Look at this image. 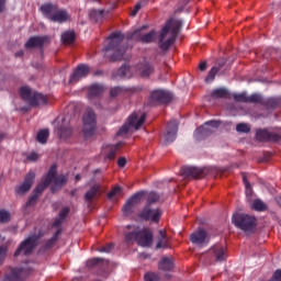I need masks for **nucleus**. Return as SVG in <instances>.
<instances>
[{
	"instance_id": "obj_1",
	"label": "nucleus",
	"mask_w": 281,
	"mask_h": 281,
	"mask_svg": "<svg viewBox=\"0 0 281 281\" xmlns=\"http://www.w3.org/2000/svg\"><path fill=\"white\" fill-rule=\"evenodd\" d=\"M181 27L182 21L180 20L170 19L167 21L159 34L158 45L161 50L167 52L170 48L177 40Z\"/></svg>"
},
{
	"instance_id": "obj_2",
	"label": "nucleus",
	"mask_w": 281,
	"mask_h": 281,
	"mask_svg": "<svg viewBox=\"0 0 281 281\" xmlns=\"http://www.w3.org/2000/svg\"><path fill=\"white\" fill-rule=\"evenodd\" d=\"M110 43L103 48L106 57H110V61L122 60L126 49L122 45L124 36L122 33H113L109 36Z\"/></svg>"
},
{
	"instance_id": "obj_3",
	"label": "nucleus",
	"mask_w": 281,
	"mask_h": 281,
	"mask_svg": "<svg viewBox=\"0 0 281 281\" xmlns=\"http://www.w3.org/2000/svg\"><path fill=\"white\" fill-rule=\"evenodd\" d=\"M41 12L53 23L63 24L69 20V14L66 10H59L57 4L44 3L40 8Z\"/></svg>"
},
{
	"instance_id": "obj_4",
	"label": "nucleus",
	"mask_w": 281,
	"mask_h": 281,
	"mask_svg": "<svg viewBox=\"0 0 281 281\" xmlns=\"http://www.w3.org/2000/svg\"><path fill=\"white\" fill-rule=\"evenodd\" d=\"M233 224L246 234H255L257 228V218L246 213H235L232 218Z\"/></svg>"
},
{
	"instance_id": "obj_5",
	"label": "nucleus",
	"mask_w": 281,
	"mask_h": 281,
	"mask_svg": "<svg viewBox=\"0 0 281 281\" xmlns=\"http://www.w3.org/2000/svg\"><path fill=\"white\" fill-rule=\"evenodd\" d=\"M83 121V135L86 138L93 136L97 130V116L92 109H87L82 117Z\"/></svg>"
},
{
	"instance_id": "obj_6",
	"label": "nucleus",
	"mask_w": 281,
	"mask_h": 281,
	"mask_svg": "<svg viewBox=\"0 0 281 281\" xmlns=\"http://www.w3.org/2000/svg\"><path fill=\"white\" fill-rule=\"evenodd\" d=\"M146 114L143 113L140 116L136 112L132 113L128 117V123L122 125L117 132V136L126 135L131 127H134L136 131L145 123Z\"/></svg>"
},
{
	"instance_id": "obj_7",
	"label": "nucleus",
	"mask_w": 281,
	"mask_h": 281,
	"mask_svg": "<svg viewBox=\"0 0 281 281\" xmlns=\"http://www.w3.org/2000/svg\"><path fill=\"white\" fill-rule=\"evenodd\" d=\"M220 126L218 121H207L202 126L198 127L194 133V138L196 140H204L206 137L211 136L215 130Z\"/></svg>"
},
{
	"instance_id": "obj_8",
	"label": "nucleus",
	"mask_w": 281,
	"mask_h": 281,
	"mask_svg": "<svg viewBox=\"0 0 281 281\" xmlns=\"http://www.w3.org/2000/svg\"><path fill=\"white\" fill-rule=\"evenodd\" d=\"M162 211L159 207L145 205L139 212L138 217L145 222L159 223Z\"/></svg>"
},
{
	"instance_id": "obj_9",
	"label": "nucleus",
	"mask_w": 281,
	"mask_h": 281,
	"mask_svg": "<svg viewBox=\"0 0 281 281\" xmlns=\"http://www.w3.org/2000/svg\"><path fill=\"white\" fill-rule=\"evenodd\" d=\"M36 245L37 237H35V235L27 237V239H24V241L20 244L19 248H16L14 258H18L19 256H30L35 249Z\"/></svg>"
},
{
	"instance_id": "obj_10",
	"label": "nucleus",
	"mask_w": 281,
	"mask_h": 281,
	"mask_svg": "<svg viewBox=\"0 0 281 281\" xmlns=\"http://www.w3.org/2000/svg\"><path fill=\"white\" fill-rule=\"evenodd\" d=\"M173 99L170 91L164 89L154 90L150 94V105L169 104Z\"/></svg>"
},
{
	"instance_id": "obj_11",
	"label": "nucleus",
	"mask_w": 281,
	"mask_h": 281,
	"mask_svg": "<svg viewBox=\"0 0 281 281\" xmlns=\"http://www.w3.org/2000/svg\"><path fill=\"white\" fill-rule=\"evenodd\" d=\"M56 173H57V165L53 164L49 170L47 171V173L45 175L43 181H41L36 186L33 193L40 196L43 193V191L49 187Z\"/></svg>"
},
{
	"instance_id": "obj_12",
	"label": "nucleus",
	"mask_w": 281,
	"mask_h": 281,
	"mask_svg": "<svg viewBox=\"0 0 281 281\" xmlns=\"http://www.w3.org/2000/svg\"><path fill=\"white\" fill-rule=\"evenodd\" d=\"M56 173H57V165L53 164L49 170L47 171V173L45 175L43 181H41L36 186L33 193L40 196L43 193V191L49 187Z\"/></svg>"
},
{
	"instance_id": "obj_13",
	"label": "nucleus",
	"mask_w": 281,
	"mask_h": 281,
	"mask_svg": "<svg viewBox=\"0 0 281 281\" xmlns=\"http://www.w3.org/2000/svg\"><path fill=\"white\" fill-rule=\"evenodd\" d=\"M190 240L193 245L200 247L206 246L210 243L209 233L205 228L199 227L198 231L191 233Z\"/></svg>"
},
{
	"instance_id": "obj_14",
	"label": "nucleus",
	"mask_w": 281,
	"mask_h": 281,
	"mask_svg": "<svg viewBox=\"0 0 281 281\" xmlns=\"http://www.w3.org/2000/svg\"><path fill=\"white\" fill-rule=\"evenodd\" d=\"M256 138L258 142H280L281 135L279 133L270 132L268 128H259L256 133Z\"/></svg>"
},
{
	"instance_id": "obj_15",
	"label": "nucleus",
	"mask_w": 281,
	"mask_h": 281,
	"mask_svg": "<svg viewBox=\"0 0 281 281\" xmlns=\"http://www.w3.org/2000/svg\"><path fill=\"white\" fill-rule=\"evenodd\" d=\"M181 175L184 178L202 179L206 176V172L203 168L194 166H183L181 168Z\"/></svg>"
},
{
	"instance_id": "obj_16",
	"label": "nucleus",
	"mask_w": 281,
	"mask_h": 281,
	"mask_svg": "<svg viewBox=\"0 0 281 281\" xmlns=\"http://www.w3.org/2000/svg\"><path fill=\"white\" fill-rule=\"evenodd\" d=\"M31 271V268H12L3 281H22L23 278L30 276Z\"/></svg>"
},
{
	"instance_id": "obj_17",
	"label": "nucleus",
	"mask_w": 281,
	"mask_h": 281,
	"mask_svg": "<svg viewBox=\"0 0 281 281\" xmlns=\"http://www.w3.org/2000/svg\"><path fill=\"white\" fill-rule=\"evenodd\" d=\"M90 72V68L86 64H79L70 76L69 83L74 85L79 82L81 79L87 78Z\"/></svg>"
},
{
	"instance_id": "obj_18",
	"label": "nucleus",
	"mask_w": 281,
	"mask_h": 281,
	"mask_svg": "<svg viewBox=\"0 0 281 281\" xmlns=\"http://www.w3.org/2000/svg\"><path fill=\"white\" fill-rule=\"evenodd\" d=\"M178 121L171 120L167 125V131L164 134V143L166 145L173 143L177 139V133H178Z\"/></svg>"
},
{
	"instance_id": "obj_19",
	"label": "nucleus",
	"mask_w": 281,
	"mask_h": 281,
	"mask_svg": "<svg viewBox=\"0 0 281 281\" xmlns=\"http://www.w3.org/2000/svg\"><path fill=\"white\" fill-rule=\"evenodd\" d=\"M49 43V37L47 35L43 36H31L27 42L25 43L24 47L25 49H33V48H40L42 49L45 44Z\"/></svg>"
},
{
	"instance_id": "obj_20",
	"label": "nucleus",
	"mask_w": 281,
	"mask_h": 281,
	"mask_svg": "<svg viewBox=\"0 0 281 281\" xmlns=\"http://www.w3.org/2000/svg\"><path fill=\"white\" fill-rule=\"evenodd\" d=\"M154 235L151 231L147 227L138 231L137 245L140 247H150L153 243Z\"/></svg>"
},
{
	"instance_id": "obj_21",
	"label": "nucleus",
	"mask_w": 281,
	"mask_h": 281,
	"mask_svg": "<svg viewBox=\"0 0 281 281\" xmlns=\"http://www.w3.org/2000/svg\"><path fill=\"white\" fill-rule=\"evenodd\" d=\"M34 180H35V173L33 171L27 172L23 183L15 187L16 194L24 195L26 192H29L30 189L32 188V184L34 183Z\"/></svg>"
},
{
	"instance_id": "obj_22",
	"label": "nucleus",
	"mask_w": 281,
	"mask_h": 281,
	"mask_svg": "<svg viewBox=\"0 0 281 281\" xmlns=\"http://www.w3.org/2000/svg\"><path fill=\"white\" fill-rule=\"evenodd\" d=\"M209 254L215 258V261L217 262H223L227 258L226 248L223 246V244H215V246H212V248L209 250Z\"/></svg>"
},
{
	"instance_id": "obj_23",
	"label": "nucleus",
	"mask_w": 281,
	"mask_h": 281,
	"mask_svg": "<svg viewBox=\"0 0 281 281\" xmlns=\"http://www.w3.org/2000/svg\"><path fill=\"white\" fill-rule=\"evenodd\" d=\"M144 195L143 191L134 193L123 206L124 215H131L133 213V207L140 201L142 196Z\"/></svg>"
},
{
	"instance_id": "obj_24",
	"label": "nucleus",
	"mask_w": 281,
	"mask_h": 281,
	"mask_svg": "<svg viewBox=\"0 0 281 281\" xmlns=\"http://www.w3.org/2000/svg\"><path fill=\"white\" fill-rule=\"evenodd\" d=\"M142 29H138L133 32L132 38L138 37L139 41L144 44H150L156 40L157 33L156 31H150L149 33H146L144 35H140Z\"/></svg>"
},
{
	"instance_id": "obj_25",
	"label": "nucleus",
	"mask_w": 281,
	"mask_h": 281,
	"mask_svg": "<svg viewBox=\"0 0 281 281\" xmlns=\"http://www.w3.org/2000/svg\"><path fill=\"white\" fill-rule=\"evenodd\" d=\"M123 146V143L122 142H119L114 145H108L104 150H103V154H104V159L105 160H114L115 157H116V154L117 151L120 150V148Z\"/></svg>"
},
{
	"instance_id": "obj_26",
	"label": "nucleus",
	"mask_w": 281,
	"mask_h": 281,
	"mask_svg": "<svg viewBox=\"0 0 281 281\" xmlns=\"http://www.w3.org/2000/svg\"><path fill=\"white\" fill-rule=\"evenodd\" d=\"M68 182V177L64 173L58 175L57 172L53 177V186L50 187L52 193H55L57 190L61 189Z\"/></svg>"
},
{
	"instance_id": "obj_27",
	"label": "nucleus",
	"mask_w": 281,
	"mask_h": 281,
	"mask_svg": "<svg viewBox=\"0 0 281 281\" xmlns=\"http://www.w3.org/2000/svg\"><path fill=\"white\" fill-rule=\"evenodd\" d=\"M137 71L139 72L142 78H149L155 72V67L149 61L140 63L137 67Z\"/></svg>"
},
{
	"instance_id": "obj_28",
	"label": "nucleus",
	"mask_w": 281,
	"mask_h": 281,
	"mask_svg": "<svg viewBox=\"0 0 281 281\" xmlns=\"http://www.w3.org/2000/svg\"><path fill=\"white\" fill-rule=\"evenodd\" d=\"M27 104L32 108L46 105L47 104V98L43 93L33 92V94H32L31 99L29 100Z\"/></svg>"
},
{
	"instance_id": "obj_29",
	"label": "nucleus",
	"mask_w": 281,
	"mask_h": 281,
	"mask_svg": "<svg viewBox=\"0 0 281 281\" xmlns=\"http://www.w3.org/2000/svg\"><path fill=\"white\" fill-rule=\"evenodd\" d=\"M167 248H169V239L167 237V233L165 229H160L156 249L159 250V249H167Z\"/></svg>"
},
{
	"instance_id": "obj_30",
	"label": "nucleus",
	"mask_w": 281,
	"mask_h": 281,
	"mask_svg": "<svg viewBox=\"0 0 281 281\" xmlns=\"http://www.w3.org/2000/svg\"><path fill=\"white\" fill-rule=\"evenodd\" d=\"M104 92V87L101 83H93L89 87L88 95L90 99L98 98Z\"/></svg>"
},
{
	"instance_id": "obj_31",
	"label": "nucleus",
	"mask_w": 281,
	"mask_h": 281,
	"mask_svg": "<svg viewBox=\"0 0 281 281\" xmlns=\"http://www.w3.org/2000/svg\"><path fill=\"white\" fill-rule=\"evenodd\" d=\"M101 186L100 184H93L91 187V189H89L86 193H85V201L88 204H91L93 199L97 196V194L100 191Z\"/></svg>"
},
{
	"instance_id": "obj_32",
	"label": "nucleus",
	"mask_w": 281,
	"mask_h": 281,
	"mask_svg": "<svg viewBox=\"0 0 281 281\" xmlns=\"http://www.w3.org/2000/svg\"><path fill=\"white\" fill-rule=\"evenodd\" d=\"M225 65L224 61H220L217 65L213 66L212 69L210 70L205 81L206 83H212L216 77V75L218 74V71L221 70V68Z\"/></svg>"
},
{
	"instance_id": "obj_33",
	"label": "nucleus",
	"mask_w": 281,
	"mask_h": 281,
	"mask_svg": "<svg viewBox=\"0 0 281 281\" xmlns=\"http://www.w3.org/2000/svg\"><path fill=\"white\" fill-rule=\"evenodd\" d=\"M173 261L169 257H164L159 262V270L164 272H170L173 269Z\"/></svg>"
},
{
	"instance_id": "obj_34",
	"label": "nucleus",
	"mask_w": 281,
	"mask_h": 281,
	"mask_svg": "<svg viewBox=\"0 0 281 281\" xmlns=\"http://www.w3.org/2000/svg\"><path fill=\"white\" fill-rule=\"evenodd\" d=\"M116 76L121 79H131L132 77V72H131V68L128 65L124 64L122 65L117 72H116Z\"/></svg>"
},
{
	"instance_id": "obj_35",
	"label": "nucleus",
	"mask_w": 281,
	"mask_h": 281,
	"mask_svg": "<svg viewBox=\"0 0 281 281\" xmlns=\"http://www.w3.org/2000/svg\"><path fill=\"white\" fill-rule=\"evenodd\" d=\"M49 137V130L48 128H42L36 134V142L41 145H45Z\"/></svg>"
},
{
	"instance_id": "obj_36",
	"label": "nucleus",
	"mask_w": 281,
	"mask_h": 281,
	"mask_svg": "<svg viewBox=\"0 0 281 281\" xmlns=\"http://www.w3.org/2000/svg\"><path fill=\"white\" fill-rule=\"evenodd\" d=\"M228 95H229V92L226 88H217L213 90V92L211 93V97L215 100L226 99L228 98Z\"/></svg>"
},
{
	"instance_id": "obj_37",
	"label": "nucleus",
	"mask_w": 281,
	"mask_h": 281,
	"mask_svg": "<svg viewBox=\"0 0 281 281\" xmlns=\"http://www.w3.org/2000/svg\"><path fill=\"white\" fill-rule=\"evenodd\" d=\"M90 20L95 22V23H100L102 22L103 18H104V11L103 10H91L90 11Z\"/></svg>"
},
{
	"instance_id": "obj_38",
	"label": "nucleus",
	"mask_w": 281,
	"mask_h": 281,
	"mask_svg": "<svg viewBox=\"0 0 281 281\" xmlns=\"http://www.w3.org/2000/svg\"><path fill=\"white\" fill-rule=\"evenodd\" d=\"M20 95L26 103H29L30 99L33 97V92L30 87L24 86L20 88Z\"/></svg>"
},
{
	"instance_id": "obj_39",
	"label": "nucleus",
	"mask_w": 281,
	"mask_h": 281,
	"mask_svg": "<svg viewBox=\"0 0 281 281\" xmlns=\"http://www.w3.org/2000/svg\"><path fill=\"white\" fill-rule=\"evenodd\" d=\"M76 40V35L74 31H66L61 35V41L66 45H70Z\"/></svg>"
},
{
	"instance_id": "obj_40",
	"label": "nucleus",
	"mask_w": 281,
	"mask_h": 281,
	"mask_svg": "<svg viewBox=\"0 0 281 281\" xmlns=\"http://www.w3.org/2000/svg\"><path fill=\"white\" fill-rule=\"evenodd\" d=\"M72 134V130L70 128V126H63L60 125L58 127V137L61 139H66L68 137H70Z\"/></svg>"
},
{
	"instance_id": "obj_41",
	"label": "nucleus",
	"mask_w": 281,
	"mask_h": 281,
	"mask_svg": "<svg viewBox=\"0 0 281 281\" xmlns=\"http://www.w3.org/2000/svg\"><path fill=\"white\" fill-rule=\"evenodd\" d=\"M263 106L267 109H277L280 105V99L278 98H269V99H263Z\"/></svg>"
},
{
	"instance_id": "obj_42",
	"label": "nucleus",
	"mask_w": 281,
	"mask_h": 281,
	"mask_svg": "<svg viewBox=\"0 0 281 281\" xmlns=\"http://www.w3.org/2000/svg\"><path fill=\"white\" fill-rule=\"evenodd\" d=\"M124 238H125V243L127 245H131L134 241L137 243V240H138V231H131L130 233H125Z\"/></svg>"
},
{
	"instance_id": "obj_43",
	"label": "nucleus",
	"mask_w": 281,
	"mask_h": 281,
	"mask_svg": "<svg viewBox=\"0 0 281 281\" xmlns=\"http://www.w3.org/2000/svg\"><path fill=\"white\" fill-rule=\"evenodd\" d=\"M101 263L108 266V265H109V261H108V259H101L100 257H94L93 259H89V260L87 261V266H88L89 268L99 266V265H101Z\"/></svg>"
},
{
	"instance_id": "obj_44",
	"label": "nucleus",
	"mask_w": 281,
	"mask_h": 281,
	"mask_svg": "<svg viewBox=\"0 0 281 281\" xmlns=\"http://www.w3.org/2000/svg\"><path fill=\"white\" fill-rule=\"evenodd\" d=\"M265 98L259 93H254L248 95V103L261 104L263 105Z\"/></svg>"
},
{
	"instance_id": "obj_45",
	"label": "nucleus",
	"mask_w": 281,
	"mask_h": 281,
	"mask_svg": "<svg viewBox=\"0 0 281 281\" xmlns=\"http://www.w3.org/2000/svg\"><path fill=\"white\" fill-rule=\"evenodd\" d=\"M61 229H57L50 239H47L45 244V249H50L58 241V236L60 235Z\"/></svg>"
},
{
	"instance_id": "obj_46",
	"label": "nucleus",
	"mask_w": 281,
	"mask_h": 281,
	"mask_svg": "<svg viewBox=\"0 0 281 281\" xmlns=\"http://www.w3.org/2000/svg\"><path fill=\"white\" fill-rule=\"evenodd\" d=\"M252 207L257 212H265L268 209L267 204L260 199L254 201Z\"/></svg>"
},
{
	"instance_id": "obj_47",
	"label": "nucleus",
	"mask_w": 281,
	"mask_h": 281,
	"mask_svg": "<svg viewBox=\"0 0 281 281\" xmlns=\"http://www.w3.org/2000/svg\"><path fill=\"white\" fill-rule=\"evenodd\" d=\"M160 200L159 193L151 191L149 192L147 196V204L148 206H151L153 204L157 203Z\"/></svg>"
},
{
	"instance_id": "obj_48",
	"label": "nucleus",
	"mask_w": 281,
	"mask_h": 281,
	"mask_svg": "<svg viewBox=\"0 0 281 281\" xmlns=\"http://www.w3.org/2000/svg\"><path fill=\"white\" fill-rule=\"evenodd\" d=\"M248 99L247 92L234 93V100L238 103H248Z\"/></svg>"
},
{
	"instance_id": "obj_49",
	"label": "nucleus",
	"mask_w": 281,
	"mask_h": 281,
	"mask_svg": "<svg viewBox=\"0 0 281 281\" xmlns=\"http://www.w3.org/2000/svg\"><path fill=\"white\" fill-rule=\"evenodd\" d=\"M146 5H147V1L146 0L138 1L137 4H135L134 10L131 12V16L135 18L136 14L139 12V10L142 8H144V7H146Z\"/></svg>"
},
{
	"instance_id": "obj_50",
	"label": "nucleus",
	"mask_w": 281,
	"mask_h": 281,
	"mask_svg": "<svg viewBox=\"0 0 281 281\" xmlns=\"http://www.w3.org/2000/svg\"><path fill=\"white\" fill-rule=\"evenodd\" d=\"M236 131L238 133L248 134V133H250L251 128H250L249 124H247V123H238L236 126Z\"/></svg>"
},
{
	"instance_id": "obj_51",
	"label": "nucleus",
	"mask_w": 281,
	"mask_h": 281,
	"mask_svg": "<svg viewBox=\"0 0 281 281\" xmlns=\"http://www.w3.org/2000/svg\"><path fill=\"white\" fill-rule=\"evenodd\" d=\"M125 91H126V89H124L123 87H119V86L117 87H113L110 90V97L111 98H116V97H119L120 94H122Z\"/></svg>"
},
{
	"instance_id": "obj_52",
	"label": "nucleus",
	"mask_w": 281,
	"mask_h": 281,
	"mask_svg": "<svg viewBox=\"0 0 281 281\" xmlns=\"http://www.w3.org/2000/svg\"><path fill=\"white\" fill-rule=\"evenodd\" d=\"M144 279L145 281H160V277L156 272H146Z\"/></svg>"
},
{
	"instance_id": "obj_53",
	"label": "nucleus",
	"mask_w": 281,
	"mask_h": 281,
	"mask_svg": "<svg viewBox=\"0 0 281 281\" xmlns=\"http://www.w3.org/2000/svg\"><path fill=\"white\" fill-rule=\"evenodd\" d=\"M122 188L120 186L114 187L110 192H108V199H113L114 196L120 195Z\"/></svg>"
},
{
	"instance_id": "obj_54",
	"label": "nucleus",
	"mask_w": 281,
	"mask_h": 281,
	"mask_svg": "<svg viewBox=\"0 0 281 281\" xmlns=\"http://www.w3.org/2000/svg\"><path fill=\"white\" fill-rule=\"evenodd\" d=\"M10 221V213L7 210H0V223H8Z\"/></svg>"
},
{
	"instance_id": "obj_55",
	"label": "nucleus",
	"mask_w": 281,
	"mask_h": 281,
	"mask_svg": "<svg viewBox=\"0 0 281 281\" xmlns=\"http://www.w3.org/2000/svg\"><path fill=\"white\" fill-rule=\"evenodd\" d=\"M114 248V244H106V246H101L100 248H97V251L110 254Z\"/></svg>"
},
{
	"instance_id": "obj_56",
	"label": "nucleus",
	"mask_w": 281,
	"mask_h": 281,
	"mask_svg": "<svg viewBox=\"0 0 281 281\" xmlns=\"http://www.w3.org/2000/svg\"><path fill=\"white\" fill-rule=\"evenodd\" d=\"M37 198H38V195L33 192V194L31 195V198L26 202V206L27 207L33 206L37 201Z\"/></svg>"
},
{
	"instance_id": "obj_57",
	"label": "nucleus",
	"mask_w": 281,
	"mask_h": 281,
	"mask_svg": "<svg viewBox=\"0 0 281 281\" xmlns=\"http://www.w3.org/2000/svg\"><path fill=\"white\" fill-rule=\"evenodd\" d=\"M68 214H69V207L65 206L59 212V218L64 221Z\"/></svg>"
},
{
	"instance_id": "obj_58",
	"label": "nucleus",
	"mask_w": 281,
	"mask_h": 281,
	"mask_svg": "<svg viewBox=\"0 0 281 281\" xmlns=\"http://www.w3.org/2000/svg\"><path fill=\"white\" fill-rule=\"evenodd\" d=\"M126 162H127V160H126L125 157H120V158L117 159V166H119L120 168H124L125 165H126Z\"/></svg>"
},
{
	"instance_id": "obj_59",
	"label": "nucleus",
	"mask_w": 281,
	"mask_h": 281,
	"mask_svg": "<svg viewBox=\"0 0 281 281\" xmlns=\"http://www.w3.org/2000/svg\"><path fill=\"white\" fill-rule=\"evenodd\" d=\"M38 159V155L35 151H32L29 156H27V160L30 161H36Z\"/></svg>"
},
{
	"instance_id": "obj_60",
	"label": "nucleus",
	"mask_w": 281,
	"mask_h": 281,
	"mask_svg": "<svg viewBox=\"0 0 281 281\" xmlns=\"http://www.w3.org/2000/svg\"><path fill=\"white\" fill-rule=\"evenodd\" d=\"M5 254H7L5 246H0V263L3 261Z\"/></svg>"
},
{
	"instance_id": "obj_61",
	"label": "nucleus",
	"mask_w": 281,
	"mask_h": 281,
	"mask_svg": "<svg viewBox=\"0 0 281 281\" xmlns=\"http://www.w3.org/2000/svg\"><path fill=\"white\" fill-rule=\"evenodd\" d=\"M272 281H281V270H277L272 277Z\"/></svg>"
},
{
	"instance_id": "obj_62",
	"label": "nucleus",
	"mask_w": 281,
	"mask_h": 281,
	"mask_svg": "<svg viewBox=\"0 0 281 281\" xmlns=\"http://www.w3.org/2000/svg\"><path fill=\"white\" fill-rule=\"evenodd\" d=\"M246 187V194L247 196H250L252 194V187H251V183H247Z\"/></svg>"
},
{
	"instance_id": "obj_63",
	"label": "nucleus",
	"mask_w": 281,
	"mask_h": 281,
	"mask_svg": "<svg viewBox=\"0 0 281 281\" xmlns=\"http://www.w3.org/2000/svg\"><path fill=\"white\" fill-rule=\"evenodd\" d=\"M63 218L58 217L55 220V222L53 223V227L57 228L63 224Z\"/></svg>"
},
{
	"instance_id": "obj_64",
	"label": "nucleus",
	"mask_w": 281,
	"mask_h": 281,
	"mask_svg": "<svg viewBox=\"0 0 281 281\" xmlns=\"http://www.w3.org/2000/svg\"><path fill=\"white\" fill-rule=\"evenodd\" d=\"M7 0H0V14L3 13L5 9Z\"/></svg>"
}]
</instances>
